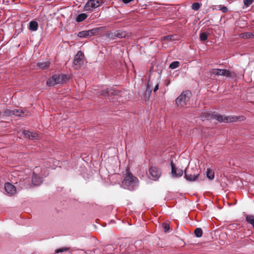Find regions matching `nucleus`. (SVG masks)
I'll return each instance as SVG.
<instances>
[{
    "instance_id": "1",
    "label": "nucleus",
    "mask_w": 254,
    "mask_h": 254,
    "mask_svg": "<svg viewBox=\"0 0 254 254\" xmlns=\"http://www.w3.org/2000/svg\"><path fill=\"white\" fill-rule=\"evenodd\" d=\"M205 118L207 119V120H209L211 118H213L217 120L219 122H224V123H229V122H234L237 121H243L245 119V117L244 116H224L220 115H215L214 116H213L212 115H211L208 113H205L203 114Z\"/></svg>"
},
{
    "instance_id": "2",
    "label": "nucleus",
    "mask_w": 254,
    "mask_h": 254,
    "mask_svg": "<svg viewBox=\"0 0 254 254\" xmlns=\"http://www.w3.org/2000/svg\"><path fill=\"white\" fill-rule=\"evenodd\" d=\"M122 185L125 189L133 190L137 188L138 180L136 177L133 176L131 173L127 171L122 182Z\"/></svg>"
},
{
    "instance_id": "3",
    "label": "nucleus",
    "mask_w": 254,
    "mask_h": 254,
    "mask_svg": "<svg viewBox=\"0 0 254 254\" xmlns=\"http://www.w3.org/2000/svg\"><path fill=\"white\" fill-rule=\"evenodd\" d=\"M191 93L189 91H184L176 99V103L178 107H184L189 102Z\"/></svg>"
},
{
    "instance_id": "4",
    "label": "nucleus",
    "mask_w": 254,
    "mask_h": 254,
    "mask_svg": "<svg viewBox=\"0 0 254 254\" xmlns=\"http://www.w3.org/2000/svg\"><path fill=\"white\" fill-rule=\"evenodd\" d=\"M66 76L65 75L55 74L50 77L47 81V85L49 86L62 83L65 80Z\"/></svg>"
},
{
    "instance_id": "5",
    "label": "nucleus",
    "mask_w": 254,
    "mask_h": 254,
    "mask_svg": "<svg viewBox=\"0 0 254 254\" xmlns=\"http://www.w3.org/2000/svg\"><path fill=\"white\" fill-rule=\"evenodd\" d=\"M102 3L103 0H89L84 5V10L92 11L94 9L101 5Z\"/></svg>"
},
{
    "instance_id": "6",
    "label": "nucleus",
    "mask_w": 254,
    "mask_h": 254,
    "mask_svg": "<svg viewBox=\"0 0 254 254\" xmlns=\"http://www.w3.org/2000/svg\"><path fill=\"white\" fill-rule=\"evenodd\" d=\"M100 28H95L89 30H84L79 32L77 36L80 38H85L88 36L96 35L99 32Z\"/></svg>"
},
{
    "instance_id": "7",
    "label": "nucleus",
    "mask_w": 254,
    "mask_h": 254,
    "mask_svg": "<svg viewBox=\"0 0 254 254\" xmlns=\"http://www.w3.org/2000/svg\"><path fill=\"white\" fill-rule=\"evenodd\" d=\"M212 73L216 75H221L226 77H232V73L225 69H212Z\"/></svg>"
},
{
    "instance_id": "8",
    "label": "nucleus",
    "mask_w": 254,
    "mask_h": 254,
    "mask_svg": "<svg viewBox=\"0 0 254 254\" xmlns=\"http://www.w3.org/2000/svg\"><path fill=\"white\" fill-rule=\"evenodd\" d=\"M149 171L152 179L154 181L158 180L161 175L160 169L156 167H151Z\"/></svg>"
},
{
    "instance_id": "9",
    "label": "nucleus",
    "mask_w": 254,
    "mask_h": 254,
    "mask_svg": "<svg viewBox=\"0 0 254 254\" xmlns=\"http://www.w3.org/2000/svg\"><path fill=\"white\" fill-rule=\"evenodd\" d=\"M5 113L8 116L15 115L19 117L27 116L28 114V112L25 113L23 110L21 109H7L5 110Z\"/></svg>"
},
{
    "instance_id": "10",
    "label": "nucleus",
    "mask_w": 254,
    "mask_h": 254,
    "mask_svg": "<svg viewBox=\"0 0 254 254\" xmlns=\"http://www.w3.org/2000/svg\"><path fill=\"white\" fill-rule=\"evenodd\" d=\"M84 57L83 53L81 51H79L74 57L73 64L74 65H81L83 64L84 63Z\"/></svg>"
},
{
    "instance_id": "11",
    "label": "nucleus",
    "mask_w": 254,
    "mask_h": 254,
    "mask_svg": "<svg viewBox=\"0 0 254 254\" xmlns=\"http://www.w3.org/2000/svg\"><path fill=\"white\" fill-rule=\"evenodd\" d=\"M22 134L26 138L31 139H39L40 136L36 132H31L29 130H23Z\"/></svg>"
},
{
    "instance_id": "12",
    "label": "nucleus",
    "mask_w": 254,
    "mask_h": 254,
    "mask_svg": "<svg viewBox=\"0 0 254 254\" xmlns=\"http://www.w3.org/2000/svg\"><path fill=\"white\" fill-rule=\"evenodd\" d=\"M4 189L7 193L9 195H12L16 192V187L10 183L5 184Z\"/></svg>"
},
{
    "instance_id": "13",
    "label": "nucleus",
    "mask_w": 254,
    "mask_h": 254,
    "mask_svg": "<svg viewBox=\"0 0 254 254\" xmlns=\"http://www.w3.org/2000/svg\"><path fill=\"white\" fill-rule=\"evenodd\" d=\"M172 168V174L175 177H179L183 175V171L181 169L177 168L174 163L172 161L171 163Z\"/></svg>"
},
{
    "instance_id": "14",
    "label": "nucleus",
    "mask_w": 254,
    "mask_h": 254,
    "mask_svg": "<svg viewBox=\"0 0 254 254\" xmlns=\"http://www.w3.org/2000/svg\"><path fill=\"white\" fill-rule=\"evenodd\" d=\"M189 168H187L185 172L186 179L190 181H194L198 175V173H194L193 174L189 173Z\"/></svg>"
},
{
    "instance_id": "15",
    "label": "nucleus",
    "mask_w": 254,
    "mask_h": 254,
    "mask_svg": "<svg viewBox=\"0 0 254 254\" xmlns=\"http://www.w3.org/2000/svg\"><path fill=\"white\" fill-rule=\"evenodd\" d=\"M32 182L34 185L39 186L43 182V178L39 177L35 172H33Z\"/></svg>"
},
{
    "instance_id": "16",
    "label": "nucleus",
    "mask_w": 254,
    "mask_h": 254,
    "mask_svg": "<svg viewBox=\"0 0 254 254\" xmlns=\"http://www.w3.org/2000/svg\"><path fill=\"white\" fill-rule=\"evenodd\" d=\"M50 62L49 61L39 62L36 63V66L40 69H46L49 67Z\"/></svg>"
},
{
    "instance_id": "17",
    "label": "nucleus",
    "mask_w": 254,
    "mask_h": 254,
    "mask_svg": "<svg viewBox=\"0 0 254 254\" xmlns=\"http://www.w3.org/2000/svg\"><path fill=\"white\" fill-rule=\"evenodd\" d=\"M30 178L27 176L25 178H20L19 179V185L27 187L30 184Z\"/></svg>"
},
{
    "instance_id": "18",
    "label": "nucleus",
    "mask_w": 254,
    "mask_h": 254,
    "mask_svg": "<svg viewBox=\"0 0 254 254\" xmlns=\"http://www.w3.org/2000/svg\"><path fill=\"white\" fill-rule=\"evenodd\" d=\"M114 35L117 38H123L126 37L127 36V33L125 31L119 30L116 31L114 32Z\"/></svg>"
},
{
    "instance_id": "19",
    "label": "nucleus",
    "mask_w": 254,
    "mask_h": 254,
    "mask_svg": "<svg viewBox=\"0 0 254 254\" xmlns=\"http://www.w3.org/2000/svg\"><path fill=\"white\" fill-rule=\"evenodd\" d=\"M29 30L31 31H36L38 28V24L36 21H31L29 24Z\"/></svg>"
},
{
    "instance_id": "20",
    "label": "nucleus",
    "mask_w": 254,
    "mask_h": 254,
    "mask_svg": "<svg viewBox=\"0 0 254 254\" xmlns=\"http://www.w3.org/2000/svg\"><path fill=\"white\" fill-rule=\"evenodd\" d=\"M87 17V15L85 13H81L77 15L76 18V21L78 22H82Z\"/></svg>"
},
{
    "instance_id": "21",
    "label": "nucleus",
    "mask_w": 254,
    "mask_h": 254,
    "mask_svg": "<svg viewBox=\"0 0 254 254\" xmlns=\"http://www.w3.org/2000/svg\"><path fill=\"white\" fill-rule=\"evenodd\" d=\"M246 221L251 224L254 228V216L253 215L247 216L246 218Z\"/></svg>"
},
{
    "instance_id": "22",
    "label": "nucleus",
    "mask_w": 254,
    "mask_h": 254,
    "mask_svg": "<svg viewBox=\"0 0 254 254\" xmlns=\"http://www.w3.org/2000/svg\"><path fill=\"white\" fill-rule=\"evenodd\" d=\"M206 175L208 179L212 180L214 177V173L210 169L208 168L206 171Z\"/></svg>"
},
{
    "instance_id": "23",
    "label": "nucleus",
    "mask_w": 254,
    "mask_h": 254,
    "mask_svg": "<svg viewBox=\"0 0 254 254\" xmlns=\"http://www.w3.org/2000/svg\"><path fill=\"white\" fill-rule=\"evenodd\" d=\"M201 6V4L199 2H194L191 5V8L192 9L194 10H198L200 6Z\"/></svg>"
},
{
    "instance_id": "24",
    "label": "nucleus",
    "mask_w": 254,
    "mask_h": 254,
    "mask_svg": "<svg viewBox=\"0 0 254 254\" xmlns=\"http://www.w3.org/2000/svg\"><path fill=\"white\" fill-rule=\"evenodd\" d=\"M199 38L200 41H205L208 38V34L205 32H202L200 34Z\"/></svg>"
},
{
    "instance_id": "25",
    "label": "nucleus",
    "mask_w": 254,
    "mask_h": 254,
    "mask_svg": "<svg viewBox=\"0 0 254 254\" xmlns=\"http://www.w3.org/2000/svg\"><path fill=\"white\" fill-rule=\"evenodd\" d=\"M194 234L197 237H201L202 235V229L200 228H197L194 231Z\"/></svg>"
},
{
    "instance_id": "26",
    "label": "nucleus",
    "mask_w": 254,
    "mask_h": 254,
    "mask_svg": "<svg viewBox=\"0 0 254 254\" xmlns=\"http://www.w3.org/2000/svg\"><path fill=\"white\" fill-rule=\"evenodd\" d=\"M111 89L107 88L106 90H102L101 91L99 95H102L103 96H106L109 95Z\"/></svg>"
},
{
    "instance_id": "27",
    "label": "nucleus",
    "mask_w": 254,
    "mask_h": 254,
    "mask_svg": "<svg viewBox=\"0 0 254 254\" xmlns=\"http://www.w3.org/2000/svg\"><path fill=\"white\" fill-rule=\"evenodd\" d=\"M179 62L175 61L172 62L169 65V67L171 69H175L179 66Z\"/></svg>"
},
{
    "instance_id": "28",
    "label": "nucleus",
    "mask_w": 254,
    "mask_h": 254,
    "mask_svg": "<svg viewBox=\"0 0 254 254\" xmlns=\"http://www.w3.org/2000/svg\"><path fill=\"white\" fill-rule=\"evenodd\" d=\"M218 9L221 10L223 13H226L228 11L227 7L224 5H219L218 6Z\"/></svg>"
},
{
    "instance_id": "29",
    "label": "nucleus",
    "mask_w": 254,
    "mask_h": 254,
    "mask_svg": "<svg viewBox=\"0 0 254 254\" xmlns=\"http://www.w3.org/2000/svg\"><path fill=\"white\" fill-rule=\"evenodd\" d=\"M243 37L247 38H250L254 37V34L251 32H247L243 34Z\"/></svg>"
},
{
    "instance_id": "30",
    "label": "nucleus",
    "mask_w": 254,
    "mask_h": 254,
    "mask_svg": "<svg viewBox=\"0 0 254 254\" xmlns=\"http://www.w3.org/2000/svg\"><path fill=\"white\" fill-rule=\"evenodd\" d=\"M253 0H244V4L246 7H248L253 2Z\"/></svg>"
},
{
    "instance_id": "31",
    "label": "nucleus",
    "mask_w": 254,
    "mask_h": 254,
    "mask_svg": "<svg viewBox=\"0 0 254 254\" xmlns=\"http://www.w3.org/2000/svg\"><path fill=\"white\" fill-rule=\"evenodd\" d=\"M174 35H168L163 37V39L164 40L173 41L174 40Z\"/></svg>"
},
{
    "instance_id": "32",
    "label": "nucleus",
    "mask_w": 254,
    "mask_h": 254,
    "mask_svg": "<svg viewBox=\"0 0 254 254\" xmlns=\"http://www.w3.org/2000/svg\"><path fill=\"white\" fill-rule=\"evenodd\" d=\"M67 250H68V249L66 248L58 249L56 251V253L58 254L60 253H63V252H66Z\"/></svg>"
},
{
    "instance_id": "33",
    "label": "nucleus",
    "mask_w": 254,
    "mask_h": 254,
    "mask_svg": "<svg viewBox=\"0 0 254 254\" xmlns=\"http://www.w3.org/2000/svg\"><path fill=\"white\" fill-rule=\"evenodd\" d=\"M169 229H170V227H169V225L165 224L164 225V231L165 232H168V230H169Z\"/></svg>"
},
{
    "instance_id": "34",
    "label": "nucleus",
    "mask_w": 254,
    "mask_h": 254,
    "mask_svg": "<svg viewBox=\"0 0 254 254\" xmlns=\"http://www.w3.org/2000/svg\"><path fill=\"white\" fill-rule=\"evenodd\" d=\"M159 82H157L156 85H155V86L154 87V88L153 89V91L154 92H155L156 91H157L158 90V89H159Z\"/></svg>"
},
{
    "instance_id": "35",
    "label": "nucleus",
    "mask_w": 254,
    "mask_h": 254,
    "mask_svg": "<svg viewBox=\"0 0 254 254\" xmlns=\"http://www.w3.org/2000/svg\"><path fill=\"white\" fill-rule=\"evenodd\" d=\"M57 165H58L60 164V163L58 161H57Z\"/></svg>"
}]
</instances>
